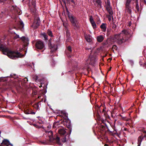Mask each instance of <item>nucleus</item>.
Listing matches in <instances>:
<instances>
[{
    "mask_svg": "<svg viewBox=\"0 0 146 146\" xmlns=\"http://www.w3.org/2000/svg\"><path fill=\"white\" fill-rule=\"evenodd\" d=\"M1 131H0V135L1 134Z\"/></svg>",
    "mask_w": 146,
    "mask_h": 146,
    "instance_id": "e433bc0d",
    "label": "nucleus"
},
{
    "mask_svg": "<svg viewBox=\"0 0 146 146\" xmlns=\"http://www.w3.org/2000/svg\"><path fill=\"white\" fill-rule=\"evenodd\" d=\"M94 4L96 5L97 4L98 7L99 8L102 7V2L101 0H95L94 1Z\"/></svg>",
    "mask_w": 146,
    "mask_h": 146,
    "instance_id": "2eb2a0df",
    "label": "nucleus"
},
{
    "mask_svg": "<svg viewBox=\"0 0 146 146\" xmlns=\"http://www.w3.org/2000/svg\"><path fill=\"white\" fill-rule=\"evenodd\" d=\"M5 145V146H13V145L11 144L9 141L6 139H4L2 142L1 143V146Z\"/></svg>",
    "mask_w": 146,
    "mask_h": 146,
    "instance_id": "1a4fd4ad",
    "label": "nucleus"
},
{
    "mask_svg": "<svg viewBox=\"0 0 146 146\" xmlns=\"http://www.w3.org/2000/svg\"><path fill=\"white\" fill-rule=\"evenodd\" d=\"M42 35L45 38V39L47 40V36L45 33H43L42 34Z\"/></svg>",
    "mask_w": 146,
    "mask_h": 146,
    "instance_id": "393cba45",
    "label": "nucleus"
},
{
    "mask_svg": "<svg viewBox=\"0 0 146 146\" xmlns=\"http://www.w3.org/2000/svg\"><path fill=\"white\" fill-rule=\"evenodd\" d=\"M24 26V25L23 21H20L19 22L18 27L22 31H23Z\"/></svg>",
    "mask_w": 146,
    "mask_h": 146,
    "instance_id": "ddd939ff",
    "label": "nucleus"
},
{
    "mask_svg": "<svg viewBox=\"0 0 146 146\" xmlns=\"http://www.w3.org/2000/svg\"><path fill=\"white\" fill-rule=\"evenodd\" d=\"M47 33L50 37H52L53 36L52 31L49 30H48Z\"/></svg>",
    "mask_w": 146,
    "mask_h": 146,
    "instance_id": "4be33fe9",
    "label": "nucleus"
},
{
    "mask_svg": "<svg viewBox=\"0 0 146 146\" xmlns=\"http://www.w3.org/2000/svg\"><path fill=\"white\" fill-rule=\"evenodd\" d=\"M53 132L52 131H50L48 132L47 135L48 136L50 141H53L55 139L57 143L60 145H62V144L60 142V138H59L57 135H56V138H54L52 135Z\"/></svg>",
    "mask_w": 146,
    "mask_h": 146,
    "instance_id": "7ed1b4c3",
    "label": "nucleus"
},
{
    "mask_svg": "<svg viewBox=\"0 0 146 146\" xmlns=\"http://www.w3.org/2000/svg\"><path fill=\"white\" fill-rule=\"evenodd\" d=\"M85 37L87 41L91 43H93L92 41V36L90 35H85Z\"/></svg>",
    "mask_w": 146,
    "mask_h": 146,
    "instance_id": "f8f14e48",
    "label": "nucleus"
},
{
    "mask_svg": "<svg viewBox=\"0 0 146 146\" xmlns=\"http://www.w3.org/2000/svg\"><path fill=\"white\" fill-rule=\"evenodd\" d=\"M69 17L73 25L76 27H78L79 26L78 22L76 17H74L72 15H69Z\"/></svg>",
    "mask_w": 146,
    "mask_h": 146,
    "instance_id": "20e7f679",
    "label": "nucleus"
},
{
    "mask_svg": "<svg viewBox=\"0 0 146 146\" xmlns=\"http://www.w3.org/2000/svg\"><path fill=\"white\" fill-rule=\"evenodd\" d=\"M67 50L70 52H72L71 47L70 46H69L67 48Z\"/></svg>",
    "mask_w": 146,
    "mask_h": 146,
    "instance_id": "bb28decb",
    "label": "nucleus"
},
{
    "mask_svg": "<svg viewBox=\"0 0 146 146\" xmlns=\"http://www.w3.org/2000/svg\"><path fill=\"white\" fill-rule=\"evenodd\" d=\"M90 21L93 29L96 28L97 25L94 21V20L92 16H91L90 17Z\"/></svg>",
    "mask_w": 146,
    "mask_h": 146,
    "instance_id": "9b49d317",
    "label": "nucleus"
},
{
    "mask_svg": "<svg viewBox=\"0 0 146 146\" xmlns=\"http://www.w3.org/2000/svg\"><path fill=\"white\" fill-rule=\"evenodd\" d=\"M128 33L127 30H123L120 34L115 35L114 39L119 44H121L122 43L125 42L126 40L125 37Z\"/></svg>",
    "mask_w": 146,
    "mask_h": 146,
    "instance_id": "f257e3e1",
    "label": "nucleus"
},
{
    "mask_svg": "<svg viewBox=\"0 0 146 146\" xmlns=\"http://www.w3.org/2000/svg\"><path fill=\"white\" fill-rule=\"evenodd\" d=\"M125 13L126 15H130L131 13V8L130 3H125Z\"/></svg>",
    "mask_w": 146,
    "mask_h": 146,
    "instance_id": "39448f33",
    "label": "nucleus"
},
{
    "mask_svg": "<svg viewBox=\"0 0 146 146\" xmlns=\"http://www.w3.org/2000/svg\"><path fill=\"white\" fill-rule=\"evenodd\" d=\"M33 79L35 80H37L38 78V76L36 75L33 76Z\"/></svg>",
    "mask_w": 146,
    "mask_h": 146,
    "instance_id": "cd10ccee",
    "label": "nucleus"
},
{
    "mask_svg": "<svg viewBox=\"0 0 146 146\" xmlns=\"http://www.w3.org/2000/svg\"><path fill=\"white\" fill-rule=\"evenodd\" d=\"M66 34L68 36H69V32L68 31H66Z\"/></svg>",
    "mask_w": 146,
    "mask_h": 146,
    "instance_id": "7c9ffc66",
    "label": "nucleus"
},
{
    "mask_svg": "<svg viewBox=\"0 0 146 146\" xmlns=\"http://www.w3.org/2000/svg\"><path fill=\"white\" fill-rule=\"evenodd\" d=\"M144 137H142L141 136H139V137L138 139V145L137 146H140L141 142L142 141L143 139V138Z\"/></svg>",
    "mask_w": 146,
    "mask_h": 146,
    "instance_id": "a211bd4d",
    "label": "nucleus"
},
{
    "mask_svg": "<svg viewBox=\"0 0 146 146\" xmlns=\"http://www.w3.org/2000/svg\"><path fill=\"white\" fill-rule=\"evenodd\" d=\"M85 49H86V50H88V49H90V50H91V49L90 48H86Z\"/></svg>",
    "mask_w": 146,
    "mask_h": 146,
    "instance_id": "473e14b6",
    "label": "nucleus"
},
{
    "mask_svg": "<svg viewBox=\"0 0 146 146\" xmlns=\"http://www.w3.org/2000/svg\"><path fill=\"white\" fill-rule=\"evenodd\" d=\"M111 29L108 28L107 30V33L109 34L110 32L111 31Z\"/></svg>",
    "mask_w": 146,
    "mask_h": 146,
    "instance_id": "c85d7f7f",
    "label": "nucleus"
},
{
    "mask_svg": "<svg viewBox=\"0 0 146 146\" xmlns=\"http://www.w3.org/2000/svg\"><path fill=\"white\" fill-rule=\"evenodd\" d=\"M38 98H40V96H39L38 97Z\"/></svg>",
    "mask_w": 146,
    "mask_h": 146,
    "instance_id": "58836bf2",
    "label": "nucleus"
},
{
    "mask_svg": "<svg viewBox=\"0 0 146 146\" xmlns=\"http://www.w3.org/2000/svg\"><path fill=\"white\" fill-rule=\"evenodd\" d=\"M90 58H88L87 60V63L88 64H94L96 62V58L94 56H92L90 57Z\"/></svg>",
    "mask_w": 146,
    "mask_h": 146,
    "instance_id": "6e6552de",
    "label": "nucleus"
},
{
    "mask_svg": "<svg viewBox=\"0 0 146 146\" xmlns=\"http://www.w3.org/2000/svg\"><path fill=\"white\" fill-rule=\"evenodd\" d=\"M2 13H4V12L2 11Z\"/></svg>",
    "mask_w": 146,
    "mask_h": 146,
    "instance_id": "c9c22d12",
    "label": "nucleus"
},
{
    "mask_svg": "<svg viewBox=\"0 0 146 146\" xmlns=\"http://www.w3.org/2000/svg\"><path fill=\"white\" fill-rule=\"evenodd\" d=\"M21 39L23 40L24 42H25L26 43H27L29 41L28 38L26 37L25 36H22L21 38Z\"/></svg>",
    "mask_w": 146,
    "mask_h": 146,
    "instance_id": "6ab92c4d",
    "label": "nucleus"
},
{
    "mask_svg": "<svg viewBox=\"0 0 146 146\" xmlns=\"http://www.w3.org/2000/svg\"><path fill=\"white\" fill-rule=\"evenodd\" d=\"M104 36L102 35L98 36L96 37L97 40L98 42H101L104 40Z\"/></svg>",
    "mask_w": 146,
    "mask_h": 146,
    "instance_id": "4468645a",
    "label": "nucleus"
},
{
    "mask_svg": "<svg viewBox=\"0 0 146 146\" xmlns=\"http://www.w3.org/2000/svg\"><path fill=\"white\" fill-rule=\"evenodd\" d=\"M100 27L102 31L105 32L106 31L107 27L106 23H102Z\"/></svg>",
    "mask_w": 146,
    "mask_h": 146,
    "instance_id": "f3484780",
    "label": "nucleus"
},
{
    "mask_svg": "<svg viewBox=\"0 0 146 146\" xmlns=\"http://www.w3.org/2000/svg\"><path fill=\"white\" fill-rule=\"evenodd\" d=\"M59 133L61 135H64L66 133V131L62 127H60L58 130Z\"/></svg>",
    "mask_w": 146,
    "mask_h": 146,
    "instance_id": "9d476101",
    "label": "nucleus"
},
{
    "mask_svg": "<svg viewBox=\"0 0 146 146\" xmlns=\"http://www.w3.org/2000/svg\"><path fill=\"white\" fill-rule=\"evenodd\" d=\"M60 124L59 122H56L54 123L52 126V127L53 128L55 129H56L57 128H59L60 127Z\"/></svg>",
    "mask_w": 146,
    "mask_h": 146,
    "instance_id": "dca6fc26",
    "label": "nucleus"
},
{
    "mask_svg": "<svg viewBox=\"0 0 146 146\" xmlns=\"http://www.w3.org/2000/svg\"><path fill=\"white\" fill-rule=\"evenodd\" d=\"M61 140L63 142H65L66 141V136H64L63 137V138L61 139Z\"/></svg>",
    "mask_w": 146,
    "mask_h": 146,
    "instance_id": "a878e982",
    "label": "nucleus"
},
{
    "mask_svg": "<svg viewBox=\"0 0 146 146\" xmlns=\"http://www.w3.org/2000/svg\"><path fill=\"white\" fill-rule=\"evenodd\" d=\"M57 46L56 45H54V46L52 48L51 52H53L54 51L57 50Z\"/></svg>",
    "mask_w": 146,
    "mask_h": 146,
    "instance_id": "aec40b11",
    "label": "nucleus"
},
{
    "mask_svg": "<svg viewBox=\"0 0 146 146\" xmlns=\"http://www.w3.org/2000/svg\"><path fill=\"white\" fill-rule=\"evenodd\" d=\"M108 17L110 22L111 21V19H113L112 14H110V15H108Z\"/></svg>",
    "mask_w": 146,
    "mask_h": 146,
    "instance_id": "5701e85b",
    "label": "nucleus"
},
{
    "mask_svg": "<svg viewBox=\"0 0 146 146\" xmlns=\"http://www.w3.org/2000/svg\"><path fill=\"white\" fill-rule=\"evenodd\" d=\"M144 0V2L145 3V4H146V0Z\"/></svg>",
    "mask_w": 146,
    "mask_h": 146,
    "instance_id": "72a5a7b5",
    "label": "nucleus"
},
{
    "mask_svg": "<svg viewBox=\"0 0 146 146\" xmlns=\"http://www.w3.org/2000/svg\"><path fill=\"white\" fill-rule=\"evenodd\" d=\"M70 132H71V130H70Z\"/></svg>",
    "mask_w": 146,
    "mask_h": 146,
    "instance_id": "ea45409f",
    "label": "nucleus"
},
{
    "mask_svg": "<svg viewBox=\"0 0 146 146\" xmlns=\"http://www.w3.org/2000/svg\"><path fill=\"white\" fill-rule=\"evenodd\" d=\"M135 3H136V8L137 9V11H138L139 10V7L138 4V0H136Z\"/></svg>",
    "mask_w": 146,
    "mask_h": 146,
    "instance_id": "b1692460",
    "label": "nucleus"
},
{
    "mask_svg": "<svg viewBox=\"0 0 146 146\" xmlns=\"http://www.w3.org/2000/svg\"><path fill=\"white\" fill-rule=\"evenodd\" d=\"M19 35H16L15 36L14 38H19Z\"/></svg>",
    "mask_w": 146,
    "mask_h": 146,
    "instance_id": "c756f323",
    "label": "nucleus"
},
{
    "mask_svg": "<svg viewBox=\"0 0 146 146\" xmlns=\"http://www.w3.org/2000/svg\"><path fill=\"white\" fill-rule=\"evenodd\" d=\"M145 136H146V135L144 136L145 137Z\"/></svg>",
    "mask_w": 146,
    "mask_h": 146,
    "instance_id": "a19ab883",
    "label": "nucleus"
},
{
    "mask_svg": "<svg viewBox=\"0 0 146 146\" xmlns=\"http://www.w3.org/2000/svg\"><path fill=\"white\" fill-rule=\"evenodd\" d=\"M36 47L39 49H42L44 47V45L43 42L41 41H37L35 44Z\"/></svg>",
    "mask_w": 146,
    "mask_h": 146,
    "instance_id": "0eeeda50",
    "label": "nucleus"
},
{
    "mask_svg": "<svg viewBox=\"0 0 146 146\" xmlns=\"http://www.w3.org/2000/svg\"><path fill=\"white\" fill-rule=\"evenodd\" d=\"M31 110L29 108H27L24 111V113L27 114H29L31 113Z\"/></svg>",
    "mask_w": 146,
    "mask_h": 146,
    "instance_id": "412c9836",
    "label": "nucleus"
},
{
    "mask_svg": "<svg viewBox=\"0 0 146 146\" xmlns=\"http://www.w3.org/2000/svg\"><path fill=\"white\" fill-rule=\"evenodd\" d=\"M106 5L105 6L106 7L107 10L108 12L110 14H113V12L112 10L111 7L110 5V0H107L105 2Z\"/></svg>",
    "mask_w": 146,
    "mask_h": 146,
    "instance_id": "423d86ee",
    "label": "nucleus"
},
{
    "mask_svg": "<svg viewBox=\"0 0 146 146\" xmlns=\"http://www.w3.org/2000/svg\"><path fill=\"white\" fill-rule=\"evenodd\" d=\"M35 112H33V111L32 112L31 111V113H30V114H35Z\"/></svg>",
    "mask_w": 146,
    "mask_h": 146,
    "instance_id": "2f4dec72",
    "label": "nucleus"
},
{
    "mask_svg": "<svg viewBox=\"0 0 146 146\" xmlns=\"http://www.w3.org/2000/svg\"><path fill=\"white\" fill-rule=\"evenodd\" d=\"M32 14L35 18L33 24L32 26L34 29H36L40 25V19L38 18L37 12L36 10L35 9L34 11L33 12Z\"/></svg>",
    "mask_w": 146,
    "mask_h": 146,
    "instance_id": "f03ea898",
    "label": "nucleus"
},
{
    "mask_svg": "<svg viewBox=\"0 0 146 146\" xmlns=\"http://www.w3.org/2000/svg\"><path fill=\"white\" fill-rule=\"evenodd\" d=\"M36 105L37 107H38V104H37Z\"/></svg>",
    "mask_w": 146,
    "mask_h": 146,
    "instance_id": "f704fd0d",
    "label": "nucleus"
},
{
    "mask_svg": "<svg viewBox=\"0 0 146 146\" xmlns=\"http://www.w3.org/2000/svg\"><path fill=\"white\" fill-rule=\"evenodd\" d=\"M72 0V1L73 2V0Z\"/></svg>",
    "mask_w": 146,
    "mask_h": 146,
    "instance_id": "4c0bfd02",
    "label": "nucleus"
}]
</instances>
